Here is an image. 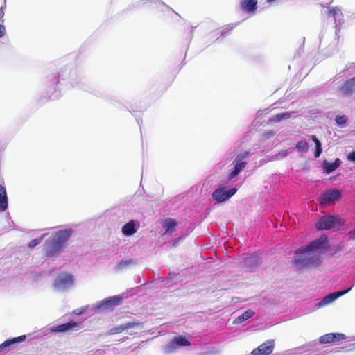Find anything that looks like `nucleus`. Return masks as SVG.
Instances as JSON below:
<instances>
[{
  "instance_id": "1",
  "label": "nucleus",
  "mask_w": 355,
  "mask_h": 355,
  "mask_svg": "<svg viewBox=\"0 0 355 355\" xmlns=\"http://www.w3.org/2000/svg\"><path fill=\"white\" fill-rule=\"evenodd\" d=\"M327 242V236L323 235L311 241L309 245L297 249L296 254H304V255L295 259L294 261L295 264L300 268L318 266L320 264V255L318 252H313V250L321 248Z\"/></svg>"
},
{
  "instance_id": "2",
  "label": "nucleus",
  "mask_w": 355,
  "mask_h": 355,
  "mask_svg": "<svg viewBox=\"0 0 355 355\" xmlns=\"http://www.w3.org/2000/svg\"><path fill=\"white\" fill-rule=\"evenodd\" d=\"M70 230H61L55 234L51 239L46 241L45 247V254L47 257H53L69 240L70 236Z\"/></svg>"
},
{
  "instance_id": "3",
  "label": "nucleus",
  "mask_w": 355,
  "mask_h": 355,
  "mask_svg": "<svg viewBox=\"0 0 355 355\" xmlns=\"http://www.w3.org/2000/svg\"><path fill=\"white\" fill-rule=\"evenodd\" d=\"M225 189L224 187H220L215 189L211 195L212 199L218 203L225 202L237 191L236 188H232L227 191H225Z\"/></svg>"
},
{
  "instance_id": "4",
  "label": "nucleus",
  "mask_w": 355,
  "mask_h": 355,
  "mask_svg": "<svg viewBox=\"0 0 355 355\" xmlns=\"http://www.w3.org/2000/svg\"><path fill=\"white\" fill-rule=\"evenodd\" d=\"M140 326V323L132 321L128 322L124 324H121L120 325L116 326L112 329H110L107 332V335H114L121 334L124 331H127L128 334H132V332H128V330L131 329H135L136 327H139Z\"/></svg>"
},
{
  "instance_id": "5",
  "label": "nucleus",
  "mask_w": 355,
  "mask_h": 355,
  "mask_svg": "<svg viewBox=\"0 0 355 355\" xmlns=\"http://www.w3.org/2000/svg\"><path fill=\"white\" fill-rule=\"evenodd\" d=\"M341 198L340 191L338 189H332L324 191L320 198V202L322 205H328L331 202L338 201Z\"/></svg>"
},
{
  "instance_id": "6",
  "label": "nucleus",
  "mask_w": 355,
  "mask_h": 355,
  "mask_svg": "<svg viewBox=\"0 0 355 355\" xmlns=\"http://www.w3.org/2000/svg\"><path fill=\"white\" fill-rule=\"evenodd\" d=\"M338 91L344 96H351L355 93V76L345 81L339 87Z\"/></svg>"
},
{
  "instance_id": "7",
  "label": "nucleus",
  "mask_w": 355,
  "mask_h": 355,
  "mask_svg": "<svg viewBox=\"0 0 355 355\" xmlns=\"http://www.w3.org/2000/svg\"><path fill=\"white\" fill-rule=\"evenodd\" d=\"M274 349L273 340H267L262 343L257 348L254 349L251 354L252 355H270L272 354Z\"/></svg>"
},
{
  "instance_id": "8",
  "label": "nucleus",
  "mask_w": 355,
  "mask_h": 355,
  "mask_svg": "<svg viewBox=\"0 0 355 355\" xmlns=\"http://www.w3.org/2000/svg\"><path fill=\"white\" fill-rule=\"evenodd\" d=\"M80 329L79 323L75 321H70L51 328L52 332H71L78 331Z\"/></svg>"
},
{
  "instance_id": "9",
  "label": "nucleus",
  "mask_w": 355,
  "mask_h": 355,
  "mask_svg": "<svg viewBox=\"0 0 355 355\" xmlns=\"http://www.w3.org/2000/svg\"><path fill=\"white\" fill-rule=\"evenodd\" d=\"M346 336L339 333H329L320 337L319 341L321 344L334 343L336 341L345 339Z\"/></svg>"
},
{
  "instance_id": "10",
  "label": "nucleus",
  "mask_w": 355,
  "mask_h": 355,
  "mask_svg": "<svg viewBox=\"0 0 355 355\" xmlns=\"http://www.w3.org/2000/svg\"><path fill=\"white\" fill-rule=\"evenodd\" d=\"M335 224V217L333 216H325L322 217L315 224L318 230H329L333 227Z\"/></svg>"
},
{
  "instance_id": "11",
  "label": "nucleus",
  "mask_w": 355,
  "mask_h": 355,
  "mask_svg": "<svg viewBox=\"0 0 355 355\" xmlns=\"http://www.w3.org/2000/svg\"><path fill=\"white\" fill-rule=\"evenodd\" d=\"M234 164V169L229 175V180H232L236 177L247 165L246 162L241 161L239 160V158H235Z\"/></svg>"
},
{
  "instance_id": "12",
  "label": "nucleus",
  "mask_w": 355,
  "mask_h": 355,
  "mask_svg": "<svg viewBox=\"0 0 355 355\" xmlns=\"http://www.w3.org/2000/svg\"><path fill=\"white\" fill-rule=\"evenodd\" d=\"M242 10L247 12H254L257 8V0H241L240 2Z\"/></svg>"
},
{
  "instance_id": "13",
  "label": "nucleus",
  "mask_w": 355,
  "mask_h": 355,
  "mask_svg": "<svg viewBox=\"0 0 355 355\" xmlns=\"http://www.w3.org/2000/svg\"><path fill=\"white\" fill-rule=\"evenodd\" d=\"M351 289H352V287L345 291H338V292H334V293H330V294L327 295V296H325L322 299V300L320 302V304H327L330 302H332L333 301L336 300L338 297L347 293Z\"/></svg>"
},
{
  "instance_id": "14",
  "label": "nucleus",
  "mask_w": 355,
  "mask_h": 355,
  "mask_svg": "<svg viewBox=\"0 0 355 355\" xmlns=\"http://www.w3.org/2000/svg\"><path fill=\"white\" fill-rule=\"evenodd\" d=\"M260 259L255 254H250L246 256L243 261V265L247 268H252L259 265Z\"/></svg>"
},
{
  "instance_id": "15",
  "label": "nucleus",
  "mask_w": 355,
  "mask_h": 355,
  "mask_svg": "<svg viewBox=\"0 0 355 355\" xmlns=\"http://www.w3.org/2000/svg\"><path fill=\"white\" fill-rule=\"evenodd\" d=\"M25 339H26L25 335L15 337V338H13L11 339H8L0 345V352L6 349L7 347H10L15 344L23 342L25 340Z\"/></svg>"
},
{
  "instance_id": "16",
  "label": "nucleus",
  "mask_w": 355,
  "mask_h": 355,
  "mask_svg": "<svg viewBox=\"0 0 355 355\" xmlns=\"http://www.w3.org/2000/svg\"><path fill=\"white\" fill-rule=\"evenodd\" d=\"M8 208V196L5 187L0 184V212L5 211Z\"/></svg>"
},
{
  "instance_id": "17",
  "label": "nucleus",
  "mask_w": 355,
  "mask_h": 355,
  "mask_svg": "<svg viewBox=\"0 0 355 355\" xmlns=\"http://www.w3.org/2000/svg\"><path fill=\"white\" fill-rule=\"evenodd\" d=\"M73 283V278L71 275L63 274L60 275L57 279V285L60 287H65Z\"/></svg>"
},
{
  "instance_id": "18",
  "label": "nucleus",
  "mask_w": 355,
  "mask_h": 355,
  "mask_svg": "<svg viewBox=\"0 0 355 355\" xmlns=\"http://www.w3.org/2000/svg\"><path fill=\"white\" fill-rule=\"evenodd\" d=\"M190 345V342L183 336H175L170 343L171 347H175V345L186 347Z\"/></svg>"
},
{
  "instance_id": "19",
  "label": "nucleus",
  "mask_w": 355,
  "mask_h": 355,
  "mask_svg": "<svg viewBox=\"0 0 355 355\" xmlns=\"http://www.w3.org/2000/svg\"><path fill=\"white\" fill-rule=\"evenodd\" d=\"M122 233L125 236H131L137 231L135 228V223L134 220H130L123 225L122 227Z\"/></svg>"
},
{
  "instance_id": "20",
  "label": "nucleus",
  "mask_w": 355,
  "mask_h": 355,
  "mask_svg": "<svg viewBox=\"0 0 355 355\" xmlns=\"http://www.w3.org/2000/svg\"><path fill=\"white\" fill-rule=\"evenodd\" d=\"M177 222L175 219L167 218L163 223V227L165 229L164 234L172 233L175 231Z\"/></svg>"
},
{
  "instance_id": "21",
  "label": "nucleus",
  "mask_w": 355,
  "mask_h": 355,
  "mask_svg": "<svg viewBox=\"0 0 355 355\" xmlns=\"http://www.w3.org/2000/svg\"><path fill=\"white\" fill-rule=\"evenodd\" d=\"M123 302V299L119 296L111 297L103 301V305L107 307H112L120 305Z\"/></svg>"
},
{
  "instance_id": "22",
  "label": "nucleus",
  "mask_w": 355,
  "mask_h": 355,
  "mask_svg": "<svg viewBox=\"0 0 355 355\" xmlns=\"http://www.w3.org/2000/svg\"><path fill=\"white\" fill-rule=\"evenodd\" d=\"M293 113H295V112H286L284 113L277 114L272 119H269V122L279 123L282 120L288 119Z\"/></svg>"
},
{
  "instance_id": "23",
  "label": "nucleus",
  "mask_w": 355,
  "mask_h": 355,
  "mask_svg": "<svg viewBox=\"0 0 355 355\" xmlns=\"http://www.w3.org/2000/svg\"><path fill=\"white\" fill-rule=\"evenodd\" d=\"M340 164V160L338 158L334 162H328L327 161L324 162V170L327 173H330L334 171L336 169L338 168Z\"/></svg>"
},
{
  "instance_id": "24",
  "label": "nucleus",
  "mask_w": 355,
  "mask_h": 355,
  "mask_svg": "<svg viewBox=\"0 0 355 355\" xmlns=\"http://www.w3.org/2000/svg\"><path fill=\"white\" fill-rule=\"evenodd\" d=\"M254 314V311H252V310H248V311H245L244 313H243L239 316H238L235 319L234 322L236 324L241 323V322L248 320L251 317H252Z\"/></svg>"
},
{
  "instance_id": "25",
  "label": "nucleus",
  "mask_w": 355,
  "mask_h": 355,
  "mask_svg": "<svg viewBox=\"0 0 355 355\" xmlns=\"http://www.w3.org/2000/svg\"><path fill=\"white\" fill-rule=\"evenodd\" d=\"M311 139L315 143V150L314 152V156L315 157H320L322 152L321 142L318 140L315 135H311Z\"/></svg>"
},
{
  "instance_id": "26",
  "label": "nucleus",
  "mask_w": 355,
  "mask_h": 355,
  "mask_svg": "<svg viewBox=\"0 0 355 355\" xmlns=\"http://www.w3.org/2000/svg\"><path fill=\"white\" fill-rule=\"evenodd\" d=\"M296 148L299 152L306 153L309 150V146L305 140H302L296 144Z\"/></svg>"
},
{
  "instance_id": "27",
  "label": "nucleus",
  "mask_w": 355,
  "mask_h": 355,
  "mask_svg": "<svg viewBox=\"0 0 355 355\" xmlns=\"http://www.w3.org/2000/svg\"><path fill=\"white\" fill-rule=\"evenodd\" d=\"M341 14V8L336 6L335 8H330L327 12L328 17H335L336 15Z\"/></svg>"
},
{
  "instance_id": "28",
  "label": "nucleus",
  "mask_w": 355,
  "mask_h": 355,
  "mask_svg": "<svg viewBox=\"0 0 355 355\" xmlns=\"http://www.w3.org/2000/svg\"><path fill=\"white\" fill-rule=\"evenodd\" d=\"M335 121H336V123L338 125H344V124H345L347 123V118L345 115H343V116H339L338 115V116H336Z\"/></svg>"
},
{
  "instance_id": "29",
  "label": "nucleus",
  "mask_w": 355,
  "mask_h": 355,
  "mask_svg": "<svg viewBox=\"0 0 355 355\" xmlns=\"http://www.w3.org/2000/svg\"><path fill=\"white\" fill-rule=\"evenodd\" d=\"M44 236V235H42L40 239H33L31 241H30L28 245V248L32 249V248H35V246H37L40 243L41 240L42 239V238Z\"/></svg>"
},
{
  "instance_id": "30",
  "label": "nucleus",
  "mask_w": 355,
  "mask_h": 355,
  "mask_svg": "<svg viewBox=\"0 0 355 355\" xmlns=\"http://www.w3.org/2000/svg\"><path fill=\"white\" fill-rule=\"evenodd\" d=\"M131 263H132V261H121L117 264L116 269L121 270L123 268H125V266H127Z\"/></svg>"
},
{
  "instance_id": "31",
  "label": "nucleus",
  "mask_w": 355,
  "mask_h": 355,
  "mask_svg": "<svg viewBox=\"0 0 355 355\" xmlns=\"http://www.w3.org/2000/svg\"><path fill=\"white\" fill-rule=\"evenodd\" d=\"M250 153L248 151H245L238 156H236L235 158H239V160L243 161V159H246L249 157Z\"/></svg>"
},
{
  "instance_id": "32",
  "label": "nucleus",
  "mask_w": 355,
  "mask_h": 355,
  "mask_svg": "<svg viewBox=\"0 0 355 355\" xmlns=\"http://www.w3.org/2000/svg\"><path fill=\"white\" fill-rule=\"evenodd\" d=\"M347 159L355 162V150L350 152L347 155Z\"/></svg>"
},
{
  "instance_id": "33",
  "label": "nucleus",
  "mask_w": 355,
  "mask_h": 355,
  "mask_svg": "<svg viewBox=\"0 0 355 355\" xmlns=\"http://www.w3.org/2000/svg\"><path fill=\"white\" fill-rule=\"evenodd\" d=\"M6 33V28L3 25L0 24V37H3Z\"/></svg>"
},
{
  "instance_id": "34",
  "label": "nucleus",
  "mask_w": 355,
  "mask_h": 355,
  "mask_svg": "<svg viewBox=\"0 0 355 355\" xmlns=\"http://www.w3.org/2000/svg\"><path fill=\"white\" fill-rule=\"evenodd\" d=\"M349 236L350 239L355 240V230L350 231L349 232Z\"/></svg>"
},
{
  "instance_id": "35",
  "label": "nucleus",
  "mask_w": 355,
  "mask_h": 355,
  "mask_svg": "<svg viewBox=\"0 0 355 355\" xmlns=\"http://www.w3.org/2000/svg\"><path fill=\"white\" fill-rule=\"evenodd\" d=\"M3 16H4V11H3V7L1 6L0 8V20L3 17Z\"/></svg>"
},
{
  "instance_id": "36",
  "label": "nucleus",
  "mask_w": 355,
  "mask_h": 355,
  "mask_svg": "<svg viewBox=\"0 0 355 355\" xmlns=\"http://www.w3.org/2000/svg\"><path fill=\"white\" fill-rule=\"evenodd\" d=\"M266 1H267V2L270 3V2L275 1V0H266Z\"/></svg>"
}]
</instances>
